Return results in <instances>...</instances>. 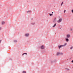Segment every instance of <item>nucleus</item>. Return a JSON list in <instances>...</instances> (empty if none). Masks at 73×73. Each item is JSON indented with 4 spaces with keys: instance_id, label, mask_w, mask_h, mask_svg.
<instances>
[{
    "instance_id": "f257e3e1",
    "label": "nucleus",
    "mask_w": 73,
    "mask_h": 73,
    "mask_svg": "<svg viewBox=\"0 0 73 73\" xmlns=\"http://www.w3.org/2000/svg\"><path fill=\"white\" fill-rule=\"evenodd\" d=\"M67 45V43H65L64 44V45H61L60 46H58V47L59 48V49H60L61 48V47H62L63 46H66V45Z\"/></svg>"
},
{
    "instance_id": "f03ea898",
    "label": "nucleus",
    "mask_w": 73,
    "mask_h": 73,
    "mask_svg": "<svg viewBox=\"0 0 73 73\" xmlns=\"http://www.w3.org/2000/svg\"><path fill=\"white\" fill-rule=\"evenodd\" d=\"M61 21H62V19L61 18L60 19H59L58 21L57 22L58 23H61Z\"/></svg>"
},
{
    "instance_id": "7ed1b4c3",
    "label": "nucleus",
    "mask_w": 73,
    "mask_h": 73,
    "mask_svg": "<svg viewBox=\"0 0 73 73\" xmlns=\"http://www.w3.org/2000/svg\"><path fill=\"white\" fill-rule=\"evenodd\" d=\"M66 37L67 38H69L70 37V35L69 34L67 35H66Z\"/></svg>"
},
{
    "instance_id": "20e7f679",
    "label": "nucleus",
    "mask_w": 73,
    "mask_h": 73,
    "mask_svg": "<svg viewBox=\"0 0 73 73\" xmlns=\"http://www.w3.org/2000/svg\"><path fill=\"white\" fill-rule=\"evenodd\" d=\"M44 46H42L41 47V49H44Z\"/></svg>"
},
{
    "instance_id": "39448f33",
    "label": "nucleus",
    "mask_w": 73,
    "mask_h": 73,
    "mask_svg": "<svg viewBox=\"0 0 73 73\" xmlns=\"http://www.w3.org/2000/svg\"><path fill=\"white\" fill-rule=\"evenodd\" d=\"M58 55H60V52H58L56 54L57 56H58Z\"/></svg>"
},
{
    "instance_id": "423d86ee",
    "label": "nucleus",
    "mask_w": 73,
    "mask_h": 73,
    "mask_svg": "<svg viewBox=\"0 0 73 73\" xmlns=\"http://www.w3.org/2000/svg\"><path fill=\"white\" fill-rule=\"evenodd\" d=\"M29 34H25V36H26V37H28V36H29Z\"/></svg>"
},
{
    "instance_id": "0eeeda50",
    "label": "nucleus",
    "mask_w": 73,
    "mask_h": 73,
    "mask_svg": "<svg viewBox=\"0 0 73 73\" xmlns=\"http://www.w3.org/2000/svg\"><path fill=\"white\" fill-rule=\"evenodd\" d=\"M66 41H67V42H68L69 41V39L68 38H66Z\"/></svg>"
},
{
    "instance_id": "6e6552de",
    "label": "nucleus",
    "mask_w": 73,
    "mask_h": 73,
    "mask_svg": "<svg viewBox=\"0 0 73 73\" xmlns=\"http://www.w3.org/2000/svg\"><path fill=\"white\" fill-rule=\"evenodd\" d=\"M5 24V22H2V25H4V24Z\"/></svg>"
},
{
    "instance_id": "1a4fd4ad",
    "label": "nucleus",
    "mask_w": 73,
    "mask_h": 73,
    "mask_svg": "<svg viewBox=\"0 0 73 73\" xmlns=\"http://www.w3.org/2000/svg\"><path fill=\"white\" fill-rule=\"evenodd\" d=\"M56 26V23L54 24V25L53 26V27L54 28V27H55Z\"/></svg>"
},
{
    "instance_id": "9d476101",
    "label": "nucleus",
    "mask_w": 73,
    "mask_h": 73,
    "mask_svg": "<svg viewBox=\"0 0 73 73\" xmlns=\"http://www.w3.org/2000/svg\"><path fill=\"white\" fill-rule=\"evenodd\" d=\"M60 55H63V53L60 52Z\"/></svg>"
},
{
    "instance_id": "9b49d317",
    "label": "nucleus",
    "mask_w": 73,
    "mask_h": 73,
    "mask_svg": "<svg viewBox=\"0 0 73 73\" xmlns=\"http://www.w3.org/2000/svg\"><path fill=\"white\" fill-rule=\"evenodd\" d=\"M63 2H62V3L61 4V6H62V4H63Z\"/></svg>"
},
{
    "instance_id": "f8f14e48",
    "label": "nucleus",
    "mask_w": 73,
    "mask_h": 73,
    "mask_svg": "<svg viewBox=\"0 0 73 73\" xmlns=\"http://www.w3.org/2000/svg\"><path fill=\"white\" fill-rule=\"evenodd\" d=\"M25 54H27V53H24L23 54V55H24Z\"/></svg>"
},
{
    "instance_id": "ddd939ff",
    "label": "nucleus",
    "mask_w": 73,
    "mask_h": 73,
    "mask_svg": "<svg viewBox=\"0 0 73 73\" xmlns=\"http://www.w3.org/2000/svg\"><path fill=\"white\" fill-rule=\"evenodd\" d=\"M48 15H49L51 16H52V15H53L52 14H50V13H49L48 14Z\"/></svg>"
},
{
    "instance_id": "4468645a",
    "label": "nucleus",
    "mask_w": 73,
    "mask_h": 73,
    "mask_svg": "<svg viewBox=\"0 0 73 73\" xmlns=\"http://www.w3.org/2000/svg\"><path fill=\"white\" fill-rule=\"evenodd\" d=\"M23 73H26V72H25V71H23Z\"/></svg>"
},
{
    "instance_id": "2eb2a0df",
    "label": "nucleus",
    "mask_w": 73,
    "mask_h": 73,
    "mask_svg": "<svg viewBox=\"0 0 73 73\" xmlns=\"http://www.w3.org/2000/svg\"><path fill=\"white\" fill-rule=\"evenodd\" d=\"M14 42H17V40H14Z\"/></svg>"
},
{
    "instance_id": "dca6fc26",
    "label": "nucleus",
    "mask_w": 73,
    "mask_h": 73,
    "mask_svg": "<svg viewBox=\"0 0 73 73\" xmlns=\"http://www.w3.org/2000/svg\"><path fill=\"white\" fill-rule=\"evenodd\" d=\"M66 70H69V69H68V68H66Z\"/></svg>"
},
{
    "instance_id": "f3484780",
    "label": "nucleus",
    "mask_w": 73,
    "mask_h": 73,
    "mask_svg": "<svg viewBox=\"0 0 73 73\" xmlns=\"http://www.w3.org/2000/svg\"><path fill=\"white\" fill-rule=\"evenodd\" d=\"M66 12V10H64V13H65Z\"/></svg>"
},
{
    "instance_id": "a211bd4d",
    "label": "nucleus",
    "mask_w": 73,
    "mask_h": 73,
    "mask_svg": "<svg viewBox=\"0 0 73 73\" xmlns=\"http://www.w3.org/2000/svg\"><path fill=\"white\" fill-rule=\"evenodd\" d=\"M70 49H73V47H72L70 48Z\"/></svg>"
},
{
    "instance_id": "6ab92c4d",
    "label": "nucleus",
    "mask_w": 73,
    "mask_h": 73,
    "mask_svg": "<svg viewBox=\"0 0 73 73\" xmlns=\"http://www.w3.org/2000/svg\"><path fill=\"white\" fill-rule=\"evenodd\" d=\"M71 12H72V13H73V9H72L71 10Z\"/></svg>"
},
{
    "instance_id": "aec40b11",
    "label": "nucleus",
    "mask_w": 73,
    "mask_h": 73,
    "mask_svg": "<svg viewBox=\"0 0 73 73\" xmlns=\"http://www.w3.org/2000/svg\"><path fill=\"white\" fill-rule=\"evenodd\" d=\"M29 12V11H27V13H28V12Z\"/></svg>"
},
{
    "instance_id": "412c9836",
    "label": "nucleus",
    "mask_w": 73,
    "mask_h": 73,
    "mask_svg": "<svg viewBox=\"0 0 73 73\" xmlns=\"http://www.w3.org/2000/svg\"><path fill=\"white\" fill-rule=\"evenodd\" d=\"M29 12H32V11H29Z\"/></svg>"
},
{
    "instance_id": "4be33fe9",
    "label": "nucleus",
    "mask_w": 73,
    "mask_h": 73,
    "mask_svg": "<svg viewBox=\"0 0 73 73\" xmlns=\"http://www.w3.org/2000/svg\"><path fill=\"white\" fill-rule=\"evenodd\" d=\"M71 62H72L73 63V60H72Z\"/></svg>"
},
{
    "instance_id": "5701e85b",
    "label": "nucleus",
    "mask_w": 73,
    "mask_h": 73,
    "mask_svg": "<svg viewBox=\"0 0 73 73\" xmlns=\"http://www.w3.org/2000/svg\"><path fill=\"white\" fill-rule=\"evenodd\" d=\"M1 29V27H0V30Z\"/></svg>"
},
{
    "instance_id": "b1692460",
    "label": "nucleus",
    "mask_w": 73,
    "mask_h": 73,
    "mask_svg": "<svg viewBox=\"0 0 73 73\" xmlns=\"http://www.w3.org/2000/svg\"><path fill=\"white\" fill-rule=\"evenodd\" d=\"M52 13H53V12H52Z\"/></svg>"
},
{
    "instance_id": "393cba45",
    "label": "nucleus",
    "mask_w": 73,
    "mask_h": 73,
    "mask_svg": "<svg viewBox=\"0 0 73 73\" xmlns=\"http://www.w3.org/2000/svg\"><path fill=\"white\" fill-rule=\"evenodd\" d=\"M1 40L0 41V42H1Z\"/></svg>"
}]
</instances>
